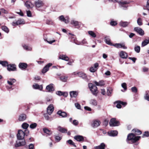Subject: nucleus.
<instances>
[{
  "instance_id": "f257e3e1",
  "label": "nucleus",
  "mask_w": 149,
  "mask_h": 149,
  "mask_svg": "<svg viewBox=\"0 0 149 149\" xmlns=\"http://www.w3.org/2000/svg\"><path fill=\"white\" fill-rule=\"evenodd\" d=\"M25 135V133L23 131L21 130L18 131L17 134V138L19 141H16V143L15 144V146L16 147L24 146L26 142L25 140L24 139Z\"/></svg>"
},
{
  "instance_id": "f03ea898",
  "label": "nucleus",
  "mask_w": 149,
  "mask_h": 149,
  "mask_svg": "<svg viewBox=\"0 0 149 149\" xmlns=\"http://www.w3.org/2000/svg\"><path fill=\"white\" fill-rule=\"evenodd\" d=\"M141 137L140 136H135V135L133 133L129 134L127 137V141H131L132 143H134L139 140Z\"/></svg>"
},
{
  "instance_id": "7ed1b4c3",
  "label": "nucleus",
  "mask_w": 149,
  "mask_h": 149,
  "mask_svg": "<svg viewBox=\"0 0 149 149\" xmlns=\"http://www.w3.org/2000/svg\"><path fill=\"white\" fill-rule=\"evenodd\" d=\"M88 85L90 90L93 94L96 96L98 93L97 87L96 86L93 85L92 83H89Z\"/></svg>"
},
{
  "instance_id": "20e7f679",
  "label": "nucleus",
  "mask_w": 149,
  "mask_h": 149,
  "mask_svg": "<svg viewBox=\"0 0 149 149\" xmlns=\"http://www.w3.org/2000/svg\"><path fill=\"white\" fill-rule=\"evenodd\" d=\"M109 125L111 126H117L119 125V123L116 121L115 118H112L109 122Z\"/></svg>"
},
{
  "instance_id": "39448f33",
  "label": "nucleus",
  "mask_w": 149,
  "mask_h": 149,
  "mask_svg": "<svg viewBox=\"0 0 149 149\" xmlns=\"http://www.w3.org/2000/svg\"><path fill=\"white\" fill-rule=\"evenodd\" d=\"M134 30L138 33L141 36H143L144 35V31L141 28L136 27L134 28Z\"/></svg>"
},
{
  "instance_id": "423d86ee",
  "label": "nucleus",
  "mask_w": 149,
  "mask_h": 149,
  "mask_svg": "<svg viewBox=\"0 0 149 149\" xmlns=\"http://www.w3.org/2000/svg\"><path fill=\"white\" fill-rule=\"evenodd\" d=\"M113 46L117 48H123L124 49H126L127 47L125 46L124 44L116 43L113 45Z\"/></svg>"
},
{
  "instance_id": "0eeeda50",
  "label": "nucleus",
  "mask_w": 149,
  "mask_h": 149,
  "mask_svg": "<svg viewBox=\"0 0 149 149\" xmlns=\"http://www.w3.org/2000/svg\"><path fill=\"white\" fill-rule=\"evenodd\" d=\"M16 69V65L15 64H9L8 65L7 70L9 71H14Z\"/></svg>"
},
{
  "instance_id": "6e6552de",
  "label": "nucleus",
  "mask_w": 149,
  "mask_h": 149,
  "mask_svg": "<svg viewBox=\"0 0 149 149\" xmlns=\"http://www.w3.org/2000/svg\"><path fill=\"white\" fill-rule=\"evenodd\" d=\"M53 85V84H51L47 86L46 88V91L51 92L54 91V89Z\"/></svg>"
},
{
  "instance_id": "1a4fd4ad",
  "label": "nucleus",
  "mask_w": 149,
  "mask_h": 149,
  "mask_svg": "<svg viewBox=\"0 0 149 149\" xmlns=\"http://www.w3.org/2000/svg\"><path fill=\"white\" fill-rule=\"evenodd\" d=\"M54 110V107L53 105H50L47 108V112L49 115H51Z\"/></svg>"
},
{
  "instance_id": "9d476101",
  "label": "nucleus",
  "mask_w": 149,
  "mask_h": 149,
  "mask_svg": "<svg viewBox=\"0 0 149 149\" xmlns=\"http://www.w3.org/2000/svg\"><path fill=\"white\" fill-rule=\"evenodd\" d=\"M52 65L51 63H49L47 64L43 69L42 70V72L43 73H45L49 70V68Z\"/></svg>"
},
{
  "instance_id": "9b49d317",
  "label": "nucleus",
  "mask_w": 149,
  "mask_h": 149,
  "mask_svg": "<svg viewBox=\"0 0 149 149\" xmlns=\"http://www.w3.org/2000/svg\"><path fill=\"white\" fill-rule=\"evenodd\" d=\"M100 122L99 120H95L93 121L91 125L93 127H96L100 125Z\"/></svg>"
},
{
  "instance_id": "f8f14e48",
  "label": "nucleus",
  "mask_w": 149,
  "mask_h": 149,
  "mask_svg": "<svg viewBox=\"0 0 149 149\" xmlns=\"http://www.w3.org/2000/svg\"><path fill=\"white\" fill-rule=\"evenodd\" d=\"M35 5L37 7L39 8L42 6L44 5V3L42 1L38 0L35 1Z\"/></svg>"
},
{
  "instance_id": "ddd939ff",
  "label": "nucleus",
  "mask_w": 149,
  "mask_h": 149,
  "mask_svg": "<svg viewBox=\"0 0 149 149\" xmlns=\"http://www.w3.org/2000/svg\"><path fill=\"white\" fill-rule=\"evenodd\" d=\"M71 24L76 26L77 28H79L80 26L79 22L74 20H72L71 21Z\"/></svg>"
},
{
  "instance_id": "4468645a",
  "label": "nucleus",
  "mask_w": 149,
  "mask_h": 149,
  "mask_svg": "<svg viewBox=\"0 0 149 149\" xmlns=\"http://www.w3.org/2000/svg\"><path fill=\"white\" fill-rule=\"evenodd\" d=\"M75 139L78 141H84V139L83 136L80 135H77L75 136L74 137Z\"/></svg>"
},
{
  "instance_id": "2eb2a0df",
  "label": "nucleus",
  "mask_w": 149,
  "mask_h": 149,
  "mask_svg": "<svg viewBox=\"0 0 149 149\" xmlns=\"http://www.w3.org/2000/svg\"><path fill=\"white\" fill-rule=\"evenodd\" d=\"M120 55L121 57L123 58H126L128 57L127 53L123 51L120 52Z\"/></svg>"
},
{
  "instance_id": "dca6fc26",
  "label": "nucleus",
  "mask_w": 149,
  "mask_h": 149,
  "mask_svg": "<svg viewBox=\"0 0 149 149\" xmlns=\"http://www.w3.org/2000/svg\"><path fill=\"white\" fill-rule=\"evenodd\" d=\"M66 18V19L65 18L63 15H61L59 17L60 20L64 22L65 23H67L69 22V18L68 17H67Z\"/></svg>"
},
{
  "instance_id": "f3484780",
  "label": "nucleus",
  "mask_w": 149,
  "mask_h": 149,
  "mask_svg": "<svg viewBox=\"0 0 149 149\" xmlns=\"http://www.w3.org/2000/svg\"><path fill=\"white\" fill-rule=\"evenodd\" d=\"M130 23V22L121 21L119 23V25L120 26L123 27H126Z\"/></svg>"
},
{
  "instance_id": "a211bd4d",
  "label": "nucleus",
  "mask_w": 149,
  "mask_h": 149,
  "mask_svg": "<svg viewBox=\"0 0 149 149\" xmlns=\"http://www.w3.org/2000/svg\"><path fill=\"white\" fill-rule=\"evenodd\" d=\"M26 116L25 114H21L19 116L18 118V120L19 121H23L26 119Z\"/></svg>"
},
{
  "instance_id": "6ab92c4d",
  "label": "nucleus",
  "mask_w": 149,
  "mask_h": 149,
  "mask_svg": "<svg viewBox=\"0 0 149 149\" xmlns=\"http://www.w3.org/2000/svg\"><path fill=\"white\" fill-rule=\"evenodd\" d=\"M27 66V64L25 63H20L19 65V68L22 69H25L26 68Z\"/></svg>"
},
{
  "instance_id": "aec40b11",
  "label": "nucleus",
  "mask_w": 149,
  "mask_h": 149,
  "mask_svg": "<svg viewBox=\"0 0 149 149\" xmlns=\"http://www.w3.org/2000/svg\"><path fill=\"white\" fill-rule=\"evenodd\" d=\"M71 97H76L78 94V93L77 91H72L70 92Z\"/></svg>"
},
{
  "instance_id": "412c9836",
  "label": "nucleus",
  "mask_w": 149,
  "mask_h": 149,
  "mask_svg": "<svg viewBox=\"0 0 149 149\" xmlns=\"http://www.w3.org/2000/svg\"><path fill=\"white\" fill-rule=\"evenodd\" d=\"M59 58L66 61H68L69 59V58L67 56L65 55H60Z\"/></svg>"
},
{
  "instance_id": "4be33fe9",
  "label": "nucleus",
  "mask_w": 149,
  "mask_h": 149,
  "mask_svg": "<svg viewBox=\"0 0 149 149\" xmlns=\"http://www.w3.org/2000/svg\"><path fill=\"white\" fill-rule=\"evenodd\" d=\"M93 83L97 86H102L104 85V81L102 80L98 82L96 81H94Z\"/></svg>"
},
{
  "instance_id": "5701e85b",
  "label": "nucleus",
  "mask_w": 149,
  "mask_h": 149,
  "mask_svg": "<svg viewBox=\"0 0 149 149\" xmlns=\"http://www.w3.org/2000/svg\"><path fill=\"white\" fill-rule=\"evenodd\" d=\"M105 144L104 143H102L98 146H95L94 148L95 149H104L105 147Z\"/></svg>"
},
{
  "instance_id": "b1692460",
  "label": "nucleus",
  "mask_w": 149,
  "mask_h": 149,
  "mask_svg": "<svg viewBox=\"0 0 149 149\" xmlns=\"http://www.w3.org/2000/svg\"><path fill=\"white\" fill-rule=\"evenodd\" d=\"M108 135L110 136H116L118 134V132L116 131H112L108 132Z\"/></svg>"
},
{
  "instance_id": "393cba45",
  "label": "nucleus",
  "mask_w": 149,
  "mask_h": 149,
  "mask_svg": "<svg viewBox=\"0 0 149 149\" xmlns=\"http://www.w3.org/2000/svg\"><path fill=\"white\" fill-rule=\"evenodd\" d=\"M33 87L35 89H38L40 90H42L43 88L42 85H39L37 84L33 85Z\"/></svg>"
},
{
  "instance_id": "a878e982",
  "label": "nucleus",
  "mask_w": 149,
  "mask_h": 149,
  "mask_svg": "<svg viewBox=\"0 0 149 149\" xmlns=\"http://www.w3.org/2000/svg\"><path fill=\"white\" fill-rule=\"evenodd\" d=\"M57 113L62 117H65L67 116V114L66 112H62L61 111H58Z\"/></svg>"
},
{
  "instance_id": "bb28decb",
  "label": "nucleus",
  "mask_w": 149,
  "mask_h": 149,
  "mask_svg": "<svg viewBox=\"0 0 149 149\" xmlns=\"http://www.w3.org/2000/svg\"><path fill=\"white\" fill-rule=\"evenodd\" d=\"M57 130L60 132L62 133H65L67 132V129L62 127L60 126H58L57 127Z\"/></svg>"
},
{
  "instance_id": "cd10ccee",
  "label": "nucleus",
  "mask_w": 149,
  "mask_h": 149,
  "mask_svg": "<svg viewBox=\"0 0 149 149\" xmlns=\"http://www.w3.org/2000/svg\"><path fill=\"white\" fill-rule=\"evenodd\" d=\"M25 5L28 8H32L33 7V4L29 1H26L25 3Z\"/></svg>"
},
{
  "instance_id": "c85d7f7f",
  "label": "nucleus",
  "mask_w": 149,
  "mask_h": 149,
  "mask_svg": "<svg viewBox=\"0 0 149 149\" xmlns=\"http://www.w3.org/2000/svg\"><path fill=\"white\" fill-rule=\"evenodd\" d=\"M77 74L79 77H82L84 79H86L87 76L84 73L82 72H79L77 73Z\"/></svg>"
},
{
  "instance_id": "c756f323",
  "label": "nucleus",
  "mask_w": 149,
  "mask_h": 149,
  "mask_svg": "<svg viewBox=\"0 0 149 149\" xmlns=\"http://www.w3.org/2000/svg\"><path fill=\"white\" fill-rule=\"evenodd\" d=\"M16 80L14 79H10L7 82L9 85H11Z\"/></svg>"
},
{
  "instance_id": "7c9ffc66",
  "label": "nucleus",
  "mask_w": 149,
  "mask_h": 149,
  "mask_svg": "<svg viewBox=\"0 0 149 149\" xmlns=\"http://www.w3.org/2000/svg\"><path fill=\"white\" fill-rule=\"evenodd\" d=\"M149 43V39H146L142 43V47H144Z\"/></svg>"
},
{
  "instance_id": "2f4dec72",
  "label": "nucleus",
  "mask_w": 149,
  "mask_h": 149,
  "mask_svg": "<svg viewBox=\"0 0 149 149\" xmlns=\"http://www.w3.org/2000/svg\"><path fill=\"white\" fill-rule=\"evenodd\" d=\"M43 130L45 133L48 135H50L52 134V132L47 128H44L43 129Z\"/></svg>"
},
{
  "instance_id": "473e14b6",
  "label": "nucleus",
  "mask_w": 149,
  "mask_h": 149,
  "mask_svg": "<svg viewBox=\"0 0 149 149\" xmlns=\"http://www.w3.org/2000/svg\"><path fill=\"white\" fill-rule=\"evenodd\" d=\"M22 47L24 49L27 51H31L32 49V48L31 47L25 45H23Z\"/></svg>"
},
{
  "instance_id": "72a5a7b5",
  "label": "nucleus",
  "mask_w": 149,
  "mask_h": 149,
  "mask_svg": "<svg viewBox=\"0 0 149 149\" xmlns=\"http://www.w3.org/2000/svg\"><path fill=\"white\" fill-rule=\"evenodd\" d=\"M90 103L94 106H96L97 105V102L94 99H91L90 101Z\"/></svg>"
},
{
  "instance_id": "f704fd0d",
  "label": "nucleus",
  "mask_w": 149,
  "mask_h": 149,
  "mask_svg": "<svg viewBox=\"0 0 149 149\" xmlns=\"http://www.w3.org/2000/svg\"><path fill=\"white\" fill-rule=\"evenodd\" d=\"M132 131L133 132H135V136L136 135H140L141 134V132L138 130L134 129L132 130Z\"/></svg>"
},
{
  "instance_id": "c9c22d12",
  "label": "nucleus",
  "mask_w": 149,
  "mask_h": 149,
  "mask_svg": "<svg viewBox=\"0 0 149 149\" xmlns=\"http://www.w3.org/2000/svg\"><path fill=\"white\" fill-rule=\"evenodd\" d=\"M88 33L89 35L93 38H95L96 37L95 34L92 31H89Z\"/></svg>"
},
{
  "instance_id": "e433bc0d",
  "label": "nucleus",
  "mask_w": 149,
  "mask_h": 149,
  "mask_svg": "<svg viewBox=\"0 0 149 149\" xmlns=\"http://www.w3.org/2000/svg\"><path fill=\"white\" fill-rule=\"evenodd\" d=\"M2 29L6 33H8L9 31L8 28L6 26H3L1 27Z\"/></svg>"
},
{
  "instance_id": "4c0bfd02",
  "label": "nucleus",
  "mask_w": 149,
  "mask_h": 149,
  "mask_svg": "<svg viewBox=\"0 0 149 149\" xmlns=\"http://www.w3.org/2000/svg\"><path fill=\"white\" fill-rule=\"evenodd\" d=\"M0 64H1L3 66H7L8 65V63L6 61H0Z\"/></svg>"
},
{
  "instance_id": "58836bf2",
  "label": "nucleus",
  "mask_w": 149,
  "mask_h": 149,
  "mask_svg": "<svg viewBox=\"0 0 149 149\" xmlns=\"http://www.w3.org/2000/svg\"><path fill=\"white\" fill-rule=\"evenodd\" d=\"M60 79L63 82H65L67 81V78L65 76H63L60 77Z\"/></svg>"
},
{
  "instance_id": "ea45409f",
  "label": "nucleus",
  "mask_w": 149,
  "mask_h": 149,
  "mask_svg": "<svg viewBox=\"0 0 149 149\" xmlns=\"http://www.w3.org/2000/svg\"><path fill=\"white\" fill-rule=\"evenodd\" d=\"M46 24L48 25H53L54 22L50 19H47L46 22Z\"/></svg>"
},
{
  "instance_id": "a19ab883",
  "label": "nucleus",
  "mask_w": 149,
  "mask_h": 149,
  "mask_svg": "<svg viewBox=\"0 0 149 149\" xmlns=\"http://www.w3.org/2000/svg\"><path fill=\"white\" fill-rule=\"evenodd\" d=\"M67 142L69 144L72 145L73 146L75 147H76V145L71 140H69L67 141Z\"/></svg>"
},
{
  "instance_id": "79ce46f5",
  "label": "nucleus",
  "mask_w": 149,
  "mask_h": 149,
  "mask_svg": "<svg viewBox=\"0 0 149 149\" xmlns=\"http://www.w3.org/2000/svg\"><path fill=\"white\" fill-rule=\"evenodd\" d=\"M137 23L138 25L141 26L142 24V19L139 18L137 20Z\"/></svg>"
},
{
  "instance_id": "37998d69",
  "label": "nucleus",
  "mask_w": 149,
  "mask_h": 149,
  "mask_svg": "<svg viewBox=\"0 0 149 149\" xmlns=\"http://www.w3.org/2000/svg\"><path fill=\"white\" fill-rule=\"evenodd\" d=\"M17 21L18 25L21 24H24L25 23L24 22L23 19H19Z\"/></svg>"
},
{
  "instance_id": "c03bdc74",
  "label": "nucleus",
  "mask_w": 149,
  "mask_h": 149,
  "mask_svg": "<svg viewBox=\"0 0 149 149\" xmlns=\"http://www.w3.org/2000/svg\"><path fill=\"white\" fill-rule=\"evenodd\" d=\"M37 126V124L34 123L31 124L30 125V127L31 129H34Z\"/></svg>"
},
{
  "instance_id": "a18cd8bd",
  "label": "nucleus",
  "mask_w": 149,
  "mask_h": 149,
  "mask_svg": "<svg viewBox=\"0 0 149 149\" xmlns=\"http://www.w3.org/2000/svg\"><path fill=\"white\" fill-rule=\"evenodd\" d=\"M116 103H117L116 107L118 108H121L122 106L120 104V101H117L116 102Z\"/></svg>"
},
{
  "instance_id": "49530a36",
  "label": "nucleus",
  "mask_w": 149,
  "mask_h": 149,
  "mask_svg": "<svg viewBox=\"0 0 149 149\" xmlns=\"http://www.w3.org/2000/svg\"><path fill=\"white\" fill-rule=\"evenodd\" d=\"M140 50V47L139 46H136L134 47V50L137 53H139Z\"/></svg>"
},
{
  "instance_id": "de8ad7c7",
  "label": "nucleus",
  "mask_w": 149,
  "mask_h": 149,
  "mask_svg": "<svg viewBox=\"0 0 149 149\" xmlns=\"http://www.w3.org/2000/svg\"><path fill=\"white\" fill-rule=\"evenodd\" d=\"M29 126V124L26 123H24L22 125V127L23 128L26 129Z\"/></svg>"
},
{
  "instance_id": "09e8293b",
  "label": "nucleus",
  "mask_w": 149,
  "mask_h": 149,
  "mask_svg": "<svg viewBox=\"0 0 149 149\" xmlns=\"http://www.w3.org/2000/svg\"><path fill=\"white\" fill-rule=\"evenodd\" d=\"M112 93V90L111 88H109V89H108L107 92V94L108 95H110Z\"/></svg>"
},
{
  "instance_id": "8fccbe9b",
  "label": "nucleus",
  "mask_w": 149,
  "mask_h": 149,
  "mask_svg": "<svg viewBox=\"0 0 149 149\" xmlns=\"http://www.w3.org/2000/svg\"><path fill=\"white\" fill-rule=\"evenodd\" d=\"M97 68H94V67H91L90 69V71L91 72H94L96 71L97 70Z\"/></svg>"
},
{
  "instance_id": "3c124183",
  "label": "nucleus",
  "mask_w": 149,
  "mask_h": 149,
  "mask_svg": "<svg viewBox=\"0 0 149 149\" xmlns=\"http://www.w3.org/2000/svg\"><path fill=\"white\" fill-rule=\"evenodd\" d=\"M122 87L124 88V89L125 90H127V86L126 84L125 83H122L121 84Z\"/></svg>"
},
{
  "instance_id": "603ef678",
  "label": "nucleus",
  "mask_w": 149,
  "mask_h": 149,
  "mask_svg": "<svg viewBox=\"0 0 149 149\" xmlns=\"http://www.w3.org/2000/svg\"><path fill=\"white\" fill-rule=\"evenodd\" d=\"M61 137L59 136H56L55 137V140L57 142L59 141L61 139Z\"/></svg>"
},
{
  "instance_id": "864d4df0",
  "label": "nucleus",
  "mask_w": 149,
  "mask_h": 149,
  "mask_svg": "<svg viewBox=\"0 0 149 149\" xmlns=\"http://www.w3.org/2000/svg\"><path fill=\"white\" fill-rule=\"evenodd\" d=\"M45 40L49 44H52L53 43L55 42L56 41V40H53L51 41H48L47 40L45 39Z\"/></svg>"
},
{
  "instance_id": "5fc2aeb1",
  "label": "nucleus",
  "mask_w": 149,
  "mask_h": 149,
  "mask_svg": "<svg viewBox=\"0 0 149 149\" xmlns=\"http://www.w3.org/2000/svg\"><path fill=\"white\" fill-rule=\"evenodd\" d=\"M131 90L132 92L135 93H136L137 92V89L135 87L132 88Z\"/></svg>"
},
{
  "instance_id": "6e6d98bb",
  "label": "nucleus",
  "mask_w": 149,
  "mask_h": 149,
  "mask_svg": "<svg viewBox=\"0 0 149 149\" xmlns=\"http://www.w3.org/2000/svg\"><path fill=\"white\" fill-rule=\"evenodd\" d=\"M105 40V42L107 44L109 45H111V42L110 39H107V38H106Z\"/></svg>"
},
{
  "instance_id": "4d7b16f0",
  "label": "nucleus",
  "mask_w": 149,
  "mask_h": 149,
  "mask_svg": "<svg viewBox=\"0 0 149 149\" xmlns=\"http://www.w3.org/2000/svg\"><path fill=\"white\" fill-rule=\"evenodd\" d=\"M117 24V23L116 21H111L110 22V24L112 26H115Z\"/></svg>"
},
{
  "instance_id": "13d9d810",
  "label": "nucleus",
  "mask_w": 149,
  "mask_h": 149,
  "mask_svg": "<svg viewBox=\"0 0 149 149\" xmlns=\"http://www.w3.org/2000/svg\"><path fill=\"white\" fill-rule=\"evenodd\" d=\"M26 13L27 16L29 17H31V13L30 10L26 11Z\"/></svg>"
},
{
  "instance_id": "bf43d9fd",
  "label": "nucleus",
  "mask_w": 149,
  "mask_h": 149,
  "mask_svg": "<svg viewBox=\"0 0 149 149\" xmlns=\"http://www.w3.org/2000/svg\"><path fill=\"white\" fill-rule=\"evenodd\" d=\"M75 105L76 107L78 109H80V105L78 103H77L75 104Z\"/></svg>"
},
{
  "instance_id": "052dcab7",
  "label": "nucleus",
  "mask_w": 149,
  "mask_h": 149,
  "mask_svg": "<svg viewBox=\"0 0 149 149\" xmlns=\"http://www.w3.org/2000/svg\"><path fill=\"white\" fill-rule=\"evenodd\" d=\"M78 121L76 120H74L73 121V123L74 125H78Z\"/></svg>"
},
{
  "instance_id": "680f3d73",
  "label": "nucleus",
  "mask_w": 149,
  "mask_h": 149,
  "mask_svg": "<svg viewBox=\"0 0 149 149\" xmlns=\"http://www.w3.org/2000/svg\"><path fill=\"white\" fill-rule=\"evenodd\" d=\"M52 100V99L51 97H47L46 98V101L47 102H50Z\"/></svg>"
},
{
  "instance_id": "e2e57ef3",
  "label": "nucleus",
  "mask_w": 149,
  "mask_h": 149,
  "mask_svg": "<svg viewBox=\"0 0 149 149\" xmlns=\"http://www.w3.org/2000/svg\"><path fill=\"white\" fill-rule=\"evenodd\" d=\"M143 136L147 137L149 136V132H145L144 134H143Z\"/></svg>"
},
{
  "instance_id": "0e129e2a",
  "label": "nucleus",
  "mask_w": 149,
  "mask_h": 149,
  "mask_svg": "<svg viewBox=\"0 0 149 149\" xmlns=\"http://www.w3.org/2000/svg\"><path fill=\"white\" fill-rule=\"evenodd\" d=\"M104 74L107 76H109L111 75V73L110 71H107Z\"/></svg>"
},
{
  "instance_id": "69168bd1",
  "label": "nucleus",
  "mask_w": 149,
  "mask_h": 149,
  "mask_svg": "<svg viewBox=\"0 0 149 149\" xmlns=\"http://www.w3.org/2000/svg\"><path fill=\"white\" fill-rule=\"evenodd\" d=\"M146 7L147 10L149 11V0H148L147 1Z\"/></svg>"
},
{
  "instance_id": "338daca9",
  "label": "nucleus",
  "mask_w": 149,
  "mask_h": 149,
  "mask_svg": "<svg viewBox=\"0 0 149 149\" xmlns=\"http://www.w3.org/2000/svg\"><path fill=\"white\" fill-rule=\"evenodd\" d=\"M34 146L32 144H30L29 146V149H33Z\"/></svg>"
},
{
  "instance_id": "774afa93",
  "label": "nucleus",
  "mask_w": 149,
  "mask_h": 149,
  "mask_svg": "<svg viewBox=\"0 0 149 149\" xmlns=\"http://www.w3.org/2000/svg\"><path fill=\"white\" fill-rule=\"evenodd\" d=\"M146 96L145 97V99L147 100L148 101H149V95H148L147 93H146Z\"/></svg>"
}]
</instances>
